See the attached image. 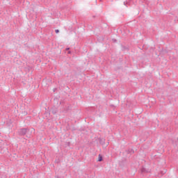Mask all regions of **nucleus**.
<instances>
[{"label":"nucleus","mask_w":178,"mask_h":178,"mask_svg":"<svg viewBox=\"0 0 178 178\" xmlns=\"http://www.w3.org/2000/svg\"><path fill=\"white\" fill-rule=\"evenodd\" d=\"M27 131H29V129L22 128L18 130L17 134L19 136H26L27 134Z\"/></svg>","instance_id":"f257e3e1"},{"label":"nucleus","mask_w":178,"mask_h":178,"mask_svg":"<svg viewBox=\"0 0 178 178\" xmlns=\"http://www.w3.org/2000/svg\"><path fill=\"white\" fill-rule=\"evenodd\" d=\"M140 172L141 173H146L147 169H145V168H142Z\"/></svg>","instance_id":"f03ea898"},{"label":"nucleus","mask_w":178,"mask_h":178,"mask_svg":"<svg viewBox=\"0 0 178 178\" xmlns=\"http://www.w3.org/2000/svg\"><path fill=\"white\" fill-rule=\"evenodd\" d=\"M98 162H102V156L101 154H99Z\"/></svg>","instance_id":"7ed1b4c3"},{"label":"nucleus","mask_w":178,"mask_h":178,"mask_svg":"<svg viewBox=\"0 0 178 178\" xmlns=\"http://www.w3.org/2000/svg\"><path fill=\"white\" fill-rule=\"evenodd\" d=\"M124 5L127 6V5H130V3L128 1H124Z\"/></svg>","instance_id":"20e7f679"},{"label":"nucleus","mask_w":178,"mask_h":178,"mask_svg":"<svg viewBox=\"0 0 178 178\" xmlns=\"http://www.w3.org/2000/svg\"><path fill=\"white\" fill-rule=\"evenodd\" d=\"M56 33L58 34V33H59V29H56Z\"/></svg>","instance_id":"39448f33"},{"label":"nucleus","mask_w":178,"mask_h":178,"mask_svg":"<svg viewBox=\"0 0 178 178\" xmlns=\"http://www.w3.org/2000/svg\"><path fill=\"white\" fill-rule=\"evenodd\" d=\"M69 49H70V48H67V49H66L67 51H69Z\"/></svg>","instance_id":"423d86ee"}]
</instances>
